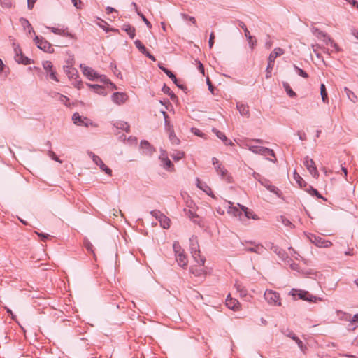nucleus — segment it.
I'll use <instances>...</instances> for the list:
<instances>
[{"label":"nucleus","instance_id":"f257e3e1","mask_svg":"<svg viewBox=\"0 0 358 358\" xmlns=\"http://www.w3.org/2000/svg\"><path fill=\"white\" fill-rule=\"evenodd\" d=\"M189 249L192 256L195 261L200 265H204L206 259L203 257H201L200 255L199 245L197 237L195 236H192L189 238Z\"/></svg>","mask_w":358,"mask_h":358},{"label":"nucleus","instance_id":"f03ea898","mask_svg":"<svg viewBox=\"0 0 358 358\" xmlns=\"http://www.w3.org/2000/svg\"><path fill=\"white\" fill-rule=\"evenodd\" d=\"M173 251L175 252L176 260L179 266L185 268L187 266V258L184 250L181 248L179 243L175 241L173 244Z\"/></svg>","mask_w":358,"mask_h":358},{"label":"nucleus","instance_id":"7ed1b4c3","mask_svg":"<svg viewBox=\"0 0 358 358\" xmlns=\"http://www.w3.org/2000/svg\"><path fill=\"white\" fill-rule=\"evenodd\" d=\"M284 54L283 49L280 48H275L269 55L268 59V65L266 69V78H269L271 77V71L273 67V64H275V59L278 57Z\"/></svg>","mask_w":358,"mask_h":358},{"label":"nucleus","instance_id":"20e7f679","mask_svg":"<svg viewBox=\"0 0 358 358\" xmlns=\"http://www.w3.org/2000/svg\"><path fill=\"white\" fill-rule=\"evenodd\" d=\"M64 70L66 75L68 76L70 80H73L72 84L73 86L78 90L82 87L83 83L80 80H79V76L78 73V71L76 68L72 67L71 66H64Z\"/></svg>","mask_w":358,"mask_h":358},{"label":"nucleus","instance_id":"39448f33","mask_svg":"<svg viewBox=\"0 0 358 358\" xmlns=\"http://www.w3.org/2000/svg\"><path fill=\"white\" fill-rule=\"evenodd\" d=\"M253 178L257 180L262 185L265 187L269 192L274 193L278 196H280V191L274 185L271 184L270 180L262 176L259 173L254 172L252 174Z\"/></svg>","mask_w":358,"mask_h":358},{"label":"nucleus","instance_id":"423d86ee","mask_svg":"<svg viewBox=\"0 0 358 358\" xmlns=\"http://www.w3.org/2000/svg\"><path fill=\"white\" fill-rule=\"evenodd\" d=\"M289 294L292 295L294 299H296V296H298L299 299H302L304 301H307L309 302H316L317 300H322L321 298H318L315 296L312 295L308 291L300 290L296 289H292Z\"/></svg>","mask_w":358,"mask_h":358},{"label":"nucleus","instance_id":"0eeeda50","mask_svg":"<svg viewBox=\"0 0 358 358\" xmlns=\"http://www.w3.org/2000/svg\"><path fill=\"white\" fill-rule=\"evenodd\" d=\"M34 41L40 50L48 53L53 52L54 49L52 48L50 43L42 36H35Z\"/></svg>","mask_w":358,"mask_h":358},{"label":"nucleus","instance_id":"6e6552de","mask_svg":"<svg viewBox=\"0 0 358 358\" xmlns=\"http://www.w3.org/2000/svg\"><path fill=\"white\" fill-rule=\"evenodd\" d=\"M87 155L102 171H104L106 174L109 176H112V170L103 162L102 159L98 155H95L92 151H87Z\"/></svg>","mask_w":358,"mask_h":358},{"label":"nucleus","instance_id":"1a4fd4ad","mask_svg":"<svg viewBox=\"0 0 358 358\" xmlns=\"http://www.w3.org/2000/svg\"><path fill=\"white\" fill-rule=\"evenodd\" d=\"M306 236L309 241L317 247L328 248L332 245L331 241L325 240L315 234L309 233L306 234Z\"/></svg>","mask_w":358,"mask_h":358},{"label":"nucleus","instance_id":"9d476101","mask_svg":"<svg viewBox=\"0 0 358 358\" xmlns=\"http://www.w3.org/2000/svg\"><path fill=\"white\" fill-rule=\"evenodd\" d=\"M265 300L272 306H280V294L275 291L266 289L264 293Z\"/></svg>","mask_w":358,"mask_h":358},{"label":"nucleus","instance_id":"9b49d317","mask_svg":"<svg viewBox=\"0 0 358 358\" xmlns=\"http://www.w3.org/2000/svg\"><path fill=\"white\" fill-rule=\"evenodd\" d=\"M152 216L155 217L159 222L160 225L164 229H169L170 227V220L164 214L159 210L150 211Z\"/></svg>","mask_w":358,"mask_h":358},{"label":"nucleus","instance_id":"f8f14e48","mask_svg":"<svg viewBox=\"0 0 358 358\" xmlns=\"http://www.w3.org/2000/svg\"><path fill=\"white\" fill-rule=\"evenodd\" d=\"M249 150L255 154H259L263 156H271L275 157L274 151L272 149L257 146V145H250L248 148Z\"/></svg>","mask_w":358,"mask_h":358},{"label":"nucleus","instance_id":"ddd939ff","mask_svg":"<svg viewBox=\"0 0 358 358\" xmlns=\"http://www.w3.org/2000/svg\"><path fill=\"white\" fill-rule=\"evenodd\" d=\"M73 122L78 126H85L88 127L93 125V122L87 117H82L78 113H75L72 115Z\"/></svg>","mask_w":358,"mask_h":358},{"label":"nucleus","instance_id":"4468645a","mask_svg":"<svg viewBox=\"0 0 358 358\" xmlns=\"http://www.w3.org/2000/svg\"><path fill=\"white\" fill-rule=\"evenodd\" d=\"M303 165L306 167L307 170L313 178H317L319 176V173L317 171L315 164L312 159L309 158V157L306 156L304 158Z\"/></svg>","mask_w":358,"mask_h":358},{"label":"nucleus","instance_id":"2eb2a0df","mask_svg":"<svg viewBox=\"0 0 358 358\" xmlns=\"http://www.w3.org/2000/svg\"><path fill=\"white\" fill-rule=\"evenodd\" d=\"M80 69H82L83 73L87 76V78L90 80H95L98 79L99 76V73H98L93 69L86 66L84 64H81L80 65Z\"/></svg>","mask_w":358,"mask_h":358},{"label":"nucleus","instance_id":"dca6fc26","mask_svg":"<svg viewBox=\"0 0 358 358\" xmlns=\"http://www.w3.org/2000/svg\"><path fill=\"white\" fill-rule=\"evenodd\" d=\"M238 25L241 28H242L244 31V34L245 37L247 38L248 44L250 47V48L252 50L254 48V46L255 43H257V40L255 38V37L252 36L250 34V31H248V28L246 27L245 24L243 22L238 20Z\"/></svg>","mask_w":358,"mask_h":358},{"label":"nucleus","instance_id":"f3484780","mask_svg":"<svg viewBox=\"0 0 358 358\" xmlns=\"http://www.w3.org/2000/svg\"><path fill=\"white\" fill-rule=\"evenodd\" d=\"M43 67L48 73L50 78L55 81L58 82L59 80L56 75V71L53 68V65L50 61H45L43 62Z\"/></svg>","mask_w":358,"mask_h":358},{"label":"nucleus","instance_id":"a211bd4d","mask_svg":"<svg viewBox=\"0 0 358 358\" xmlns=\"http://www.w3.org/2000/svg\"><path fill=\"white\" fill-rule=\"evenodd\" d=\"M159 69L166 73V75L172 80L173 83L176 85L177 87H178L180 89H184L185 87L182 84L178 83V80L177 79L175 74L169 69L163 66L162 65L159 64Z\"/></svg>","mask_w":358,"mask_h":358},{"label":"nucleus","instance_id":"6ab92c4d","mask_svg":"<svg viewBox=\"0 0 358 358\" xmlns=\"http://www.w3.org/2000/svg\"><path fill=\"white\" fill-rule=\"evenodd\" d=\"M142 153L146 155H152L155 151V148L146 140H142L140 143Z\"/></svg>","mask_w":358,"mask_h":358},{"label":"nucleus","instance_id":"aec40b11","mask_svg":"<svg viewBox=\"0 0 358 358\" xmlns=\"http://www.w3.org/2000/svg\"><path fill=\"white\" fill-rule=\"evenodd\" d=\"M127 98L128 96L124 92H114L111 96L112 101L117 105L124 103L127 101Z\"/></svg>","mask_w":358,"mask_h":358},{"label":"nucleus","instance_id":"412c9836","mask_svg":"<svg viewBox=\"0 0 358 358\" xmlns=\"http://www.w3.org/2000/svg\"><path fill=\"white\" fill-rule=\"evenodd\" d=\"M215 169L222 179L225 180L227 182H231V177L228 174L227 170L221 164L215 166Z\"/></svg>","mask_w":358,"mask_h":358},{"label":"nucleus","instance_id":"4be33fe9","mask_svg":"<svg viewBox=\"0 0 358 358\" xmlns=\"http://www.w3.org/2000/svg\"><path fill=\"white\" fill-rule=\"evenodd\" d=\"M212 131L226 145H232L233 143L229 140L225 134L215 128H213Z\"/></svg>","mask_w":358,"mask_h":358},{"label":"nucleus","instance_id":"5701e85b","mask_svg":"<svg viewBox=\"0 0 358 358\" xmlns=\"http://www.w3.org/2000/svg\"><path fill=\"white\" fill-rule=\"evenodd\" d=\"M48 29H50L51 31L55 34L63 36H67V37H72V34L68 31L67 28H57V27H47Z\"/></svg>","mask_w":358,"mask_h":358},{"label":"nucleus","instance_id":"b1692460","mask_svg":"<svg viewBox=\"0 0 358 358\" xmlns=\"http://www.w3.org/2000/svg\"><path fill=\"white\" fill-rule=\"evenodd\" d=\"M196 182L198 188L203 190L205 193H206V194L214 197L212 190L209 186H208L205 182H201L199 178H196Z\"/></svg>","mask_w":358,"mask_h":358},{"label":"nucleus","instance_id":"393cba45","mask_svg":"<svg viewBox=\"0 0 358 358\" xmlns=\"http://www.w3.org/2000/svg\"><path fill=\"white\" fill-rule=\"evenodd\" d=\"M14 58L18 64H22L24 65L30 64L34 62L32 59L26 57L23 53L20 54V55H15Z\"/></svg>","mask_w":358,"mask_h":358},{"label":"nucleus","instance_id":"a878e982","mask_svg":"<svg viewBox=\"0 0 358 358\" xmlns=\"http://www.w3.org/2000/svg\"><path fill=\"white\" fill-rule=\"evenodd\" d=\"M226 305L229 308L236 310L238 308L239 302L236 299L231 298L230 294H229L226 299Z\"/></svg>","mask_w":358,"mask_h":358},{"label":"nucleus","instance_id":"bb28decb","mask_svg":"<svg viewBox=\"0 0 358 358\" xmlns=\"http://www.w3.org/2000/svg\"><path fill=\"white\" fill-rule=\"evenodd\" d=\"M86 85L90 88L92 89L95 93L100 94V95H103V96L107 95V92L105 91V90L102 85H97V84H90V83H87Z\"/></svg>","mask_w":358,"mask_h":358},{"label":"nucleus","instance_id":"cd10ccee","mask_svg":"<svg viewBox=\"0 0 358 358\" xmlns=\"http://www.w3.org/2000/svg\"><path fill=\"white\" fill-rule=\"evenodd\" d=\"M238 205L240 207V208L241 209V210L243 212H244V215L248 219H250V218L253 219V220L259 219L258 216L256 214H255L252 210H249L247 207H245L243 205H241L239 203Z\"/></svg>","mask_w":358,"mask_h":358},{"label":"nucleus","instance_id":"c85d7f7f","mask_svg":"<svg viewBox=\"0 0 358 358\" xmlns=\"http://www.w3.org/2000/svg\"><path fill=\"white\" fill-rule=\"evenodd\" d=\"M228 203V209L227 213L232 214L235 217L241 216L242 215V212L236 206H234L233 203L231 201H227Z\"/></svg>","mask_w":358,"mask_h":358},{"label":"nucleus","instance_id":"c756f323","mask_svg":"<svg viewBox=\"0 0 358 358\" xmlns=\"http://www.w3.org/2000/svg\"><path fill=\"white\" fill-rule=\"evenodd\" d=\"M250 243L251 244H254L255 246L254 247L247 248L245 250L248 252H255V253H257V254H259V255H261V254H262L264 252V248L262 245H260V244L255 245V243H253V242H250Z\"/></svg>","mask_w":358,"mask_h":358},{"label":"nucleus","instance_id":"7c9ffc66","mask_svg":"<svg viewBox=\"0 0 358 358\" xmlns=\"http://www.w3.org/2000/svg\"><path fill=\"white\" fill-rule=\"evenodd\" d=\"M168 132L169 134V138L173 145H178L180 143L179 138L176 136L173 127H169Z\"/></svg>","mask_w":358,"mask_h":358},{"label":"nucleus","instance_id":"2f4dec72","mask_svg":"<svg viewBox=\"0 0 358 358\" xmlns=\"http://www.w3.org/2000/svg\"><path fill=\"white\" fill-rule=\"evenodd\" d=\"M122 29L131 38H134L136 36L135 27H132L129 24H125L122 27Z\"/></svg>","mask_w":358,"mask_h":358},{"label":"nucleus","instance_id":"473e14b6","mask_svg":"<svg viewBox=\"0 0 358 358\" xmlns=\"http://www.w3.org/2000/svg\"><path fill=\"white\" fill-rule=\"evenodd\" d=\"M306 187V188L305 189V190L307 192H308L310 195L315 196H316L318 199H322L324 201H327V199L323 197L322 196V194L315 188H314L313 187H312L310 185H307V187Z\"/></svg>","mask_w":358,"mask_h":358},{"label":"nucleus","instance_id":"72a5a7b5","mask_svg":"<svg viewBox=\"0 0 358 358\" xmlns=\"http://www.w3.org/2000/svg\"><path fill=\"white\" fill-rule=\"evenodd\" d=\"M113 126L119 129L125 131L126 132H129L130 131V127L129 124L127 122L124 121H117L113 124Z\"/></svg>","mask_w":358,"mask_h":358},{"label":"nucleus","instance_id":"f704fd0d","mask_svg":"<svg viewBox=\"0 0 358 358\" xmlns=\"http://www.w3.org/2000/svg\"><path fill=\"white\" fill-rule=\"evenodd\" d=\"M236 108L240 114L243 116H249L248 106L243 103H237Z\"/></svg>","mask_w":358,"mask_h":358},{"label":"nucleus","instance_id":"c9c22d12","mask_svg":"<svg viewBox=\"0 0 358 358\" xmlns=\"http://www.w3.org/2000/svg\"><path fill=\"white\" fill-rule=\"evenodd\" d=\"M20 22H21V25L23 27V28L26 30L27 29L28 30V33L29 34H31V33H34L35 34V31L33 29V27H31V24L29 23V22L24 18V17H22L20 19Z\"/></svg>","mask_w":358,"mask_h":358},{"label":"nucleus","instance_id":"e433bc0d","mask_svg":"<svg viewBox=\"0 0 358 358\" xmlns=\"http://www.w3.org/2000/svg\"><path fill=\"white\" fill-rule=\"evenodd\" d=\"M320 94L322 97V100L324 103H329V98H328V94L327 91L325 87V85L322 83L320 85Z\"/></svg>","mask_w":358,"mask_h":358},{"label":"nucleus","instance_id":"4c0bfd02","mask_svg":"<svg viewBox=\"0 0 358 358\" xmlns=\"http://www.w3.org/2000/svg\"><path fill=\"white\" fill-rule=\"evenodd\" d=\"M271 250H273V252L276 253L278 256L282 259H284L285 257H287V255L285 252V251H284L282 249L278 246L273 245Z\"/></svg>","mask_w":358,"mask_h":358},{"label":"nucleus","instance_id":"58836bf2","mask_svg":"<svg viewBox=\"0 0 358 358\" xmlns=\"http://www.w3.org/2000/svg\"><path fill=\"white\" fill-rule=\"evenodd\" d=\"M294 178L300 187H307L306 182L302 178V177L296 172V170L294 171Z\"/></svg>","mask_w":358,"mask_h":358},{"label":"nucleus","instance_id":"ea45409f","mask_svg":"<svg viewBox=\"0 0 358 358\" xmlns=\"http://www.w3.org/2000/svg\"><path fill=\"white\" fill-rule=\"evenodd\" d=\"M282 86L287 93V94L291 97L294 98L296 96V94L292 90L289 83L287 82H282Z\"/></svg>","mask_w":358,"mask_h":358},{"label":"nucleus","instance_id":"a19ab883","mask_svg":"<svg viewBox=\"0 0 358 358\" xmlns=\"http://www.w3.org/2000/svg\"><path fill=\"white\" fill-rule=\"evenodd\" d=\"M162 163V166L164 169L168 170V171H172L173 169V164L172 162L167 157H165V159L162 161H161Z\"/></svg>","mask_w":358,"mask_h":358},{"label":"nucleus","instance_id":"79ce46f5","mask_svg":"<svg viewBox=\"0 0 358 358\" xmlns=\"http://www.w3.org/2000/svg\"><path fill=\"white\" fill-rule=\"evenodd\" d=\"M162 91L169 95L171 100L174 101L177 99L176 95L171 90L170 87H168L166 85H164V86L162 88Z\"/></svg>","mask_w":358,"mask_h":358},{"label":"nucleus","instance_id":"37998d69","mask_svg":"<svg viewBox=\"0 0 358 358\" xmlns=\"http://www.w3.org/2000/svg\"><path fill=\"white\" fill-rule=\"evenodd\" d=\"M234 287L236 291L239 293L241 297H245L247 296V290L239 283L236 282Z\"/></svg>","mask_w":358,"mask_h":358},{"label":"nucleus","instance_id":"c03bdc74","mask_svg":"<svg viewBox=\"0 0 358 358\" xmlns=\"http://www.w3.org/2000/svg\"><path fill=\"white\" fill-rule=\"evenodd\" d=\"M184 212L185 213V215L187 216H188V217L192 220L194 222H196V221L194 220V218H196L198 217V215L197 214L194 212V210H192V209H186L185 208L184 209Z\"/></svg>","mask_w":358,"mask_h":358},{"label":"nucleus","instance_id":"a18cd8bd","mask_svg":"<svg viewBox=\"0 0 358 358\" xmlns=\"http://www.w3.org/2000/svg\"><path fill=\"white\" fill-rule=\"evenodd\" d=\"M134 45H136V47L138 48V50L142 53V54H145L147 51V49L145 47V45L141 42L140 40L138 39H136L134 41Z\"/></svg>","mask_w":358,"mask_h":358},{"label":"nucleus","instance_id":"49530a36","mask_svg":"<svg viewBox=\"0 0 358 358\" xmlns=\"http://www.w3.org/2000/svg\"><path fill=\"white\" fill-rule=\"evenodd\" d=\"M344 91L346 92V94L348 97V99L352 101V102H356L357 99V96L355 94V93L353 92H352L351 90H350L348 87H344Z\"/></svg>","mask_w":358,"mask_h":358},{"label":"nucleus","instance_id":"de8ad7c7","mask_svg":"<svg viewBox=\"0 0 358 358\" xmlns=\"http://www.w3.org/2000/svg\"><path fill=\"white\" fill-rule=\"evenodd\" d=\"M294 69L299 76H300L304 78H308V74L305 71H303L302 69L297 66L296 64H294Z\"/></svg>","mask_w":358,"mask_h":358},{"label":"nucleus","instance_id":"09e8293b","mask_svg":"<svg viewBox=\"0 0 358 358\" xmlns=\"http://www.w3.org/2000/svg\"><path fill=\"white\" fill-rule=\"evenodd\" d=\"M137 15L142 19V20L144 22V23L149 29L152 27L151 23L148 20V19L141 11H137Z\"/></svg>","mask_w":358,"mask_h":358},{"label":"nucleus","instance_id":"8fccbe9b","mask_svg":"<svg viewBox=\"0 0 358 358\" xmlns=\"http://www.w3.org/2000/svg\"><path fill=\"white\" fill-rule=\"evenodd\" d=\"M171 157L175 161H178L184 157V152L177 151L176 153L172 154Z\"/></svg>","mask_w":358,"mask_h":358},{"label":"nucleus","instance_id":"3c124183","mask_svg":"<svg viewBox=\"0 0 358 358\" xmlns=\"http://www.w3.org/2000/svg\"><path fill=\"white\" fill-rule=\"evenodd\" d=\"M311 31L314 35H315L317 37L322 36V35H324V33L323 31H322L320 29L315 27H313L311 28Z\"/></svg>","mask_w":358,"mask_h":358},{"label":"nucleus","instance_id":"603ef678","mask_svg":"<svg viewBox=\"0 0 358 358\" xmlns=\"http://www.w3.org/2000/svg\"><path fill=\"white\" fill-rule=\"evenodd\" d=\"M84 245L88 252L94 253L93 245L88 240H85Z\"/></svg>","mask_w":358,"mask_h":358},{"label":"nucleus","instance_id":"864d4df0","mask_svg":"<svg viewBox=\"0 0 358 358\" xmlns=\"http://www.w3.org/2000/svg\"><path fill=\"white\" fill-rule=\"evenodd\" d=\"M282 332L287 337L291 338L292 340H294L296 338V336L294 334V333L289 329H286L285 331H282Z\"/></svg>","mask_w":358,"mask_h":358},{"label":"nucleus","instance_id":"5fc2aeb1","mask_svg":"<svg viewBox=\"0 0 358 358\" xmlns=\"http://www.w3.org/2000/svg\"><path fill=\"white\" fill-rule=\"evenodd\" d=\"M278 220L282 222L285 226H287V227L292 226V222L287 218H286L285 217H284L282 215H281L280 217V219Z\"/></svg>","mask_w":358,"mask_h":358},{"label":"nucleus","instance_id":"6e6d98bb","mask_svg":"<svg viewBox=\"0 0 358 358\" xmlns=\"http://www.w3.org/2000/svg\"><path fill=\"white\" fill-rule=\"evenodd\" d=\"M181 16H182V19L188 20L191 21L194 24H195V25L196 24V20L194 17L189 16L188 15H187L185 13H182Z\"/></svg>","mask_w":358,"mask_h":358},{"label":"nucleus","instance_id":"4d7b16f0","mask_svg":"<svg viewBox=\"0 0 358 358\" xmlns=\"http://www.w3.org/2000/svg\"><path fill=\"white\" fill-rule=\"evenodd\" d=\"M48 156L54 161L58 162L59 163L62 162L58 158V157L56 155V154L52 150L48 151Z\"/></svg>","mask_w":358,"mask_h":358},{"label":"nucleus","instance_id":"13d9d810","mask_svg":"<svg viewBox=\"0 0 358 358\" xmlns=\"http://www.w3.org/2000/svg\"><path fill=\"white\" fill-rule=\"evenodd\" d=\"M98 78L99 79V80L101 83H103V84H106L107 85H108L109 82L110 81V80L109 78H108L105 75L99 74V76Z\"/></svg>","mask_w":358,"mask_h":358},{"label":"nucleus","instance_id":"bf43d9fd","mask_svg":"<svg viewBox=\"0 0 358 358\" xmlns=\"http://www.w3.org/2000/svg\"><path fill=\"white\" fill-rule=\"evenodd\" d=\"M15 55H20L22 53V51L19 45H16L15 43H13Z\"/></svg>","mask_w":358,"mask_h":358},{"label":"nucleus","instance_id":"052dcab7","mask_svg":"<svg viewBox=\"0 0 358 358\" xmlns=\"http://www.w3.org/2000/svg\"><path fill=\"white\" fill-rule=\"evenodd\" d=\"M98 25L103 30L105 31L106 33L109 32V31H115V32H119L118 29H115V28H111V29H108L107 28L105 25H102L101 24H98Z\"/></svg>","mask_w":358,"mask_h":358},{"label":"nucleus","instance_id":"680f3d73","mask_svg":"<svg viewBox=\"0 0 358 358\" xmlns=\"http://www.w3.org/2000/svg\"><path fill=\"white\" fill-rule=\"evenodd\" d=\"M0 3L6 8H10L12 6L11 0H0Z\"/></svg>","mask_w":358,"mask_h":358},{"label":"nucleus","instance_id":"e2e57ef3","mask_svg":"<svg viewBox=\"0 0 358 358\" xmlns=\"http://www.w3.org/2000/svg\"><path fill=\"white\" fill-rule=\"evenodd\" d=\"M322 37L324 38V42H325L327 45L331 44V42L334 41V40L325 33L324 35H322Z\"/></svg>","mask_w":358,"mask_h":358},{"label":"nucleus","instance_id":"0e129e2a","mask_svg":"<svg viewBox=\"0 0 358 358\" xmlns=\"http://www.w3.org/2000/svg\"><path fill=\"white\" fill-rule=\"evenodd\" d=\"M214 39H215V36H214V34L212 32L210 35V38H209V41H208V45H209L210 48H212L214 45Z\"/></svg>","mask_w":358,"mask_h":358},{"label":"nucleus","instance_id":"69168bd1","mask_svg":"<svg viewBox=\"0 0 358 358\" xmlns=\"http://www.w3.org/2000/svg\"><path fill=\"white\" fill-rule=\"evenodd\" d=\"M192 131L197 136L203 137L204 136V134L202 133L199 129L192 128Z\"/></svg>","mask_w":358,"mask_h":358},{"label":"nucleus","instance_id":"338daca9","mask_svg":"<svg viewBox=\"0 0 358 358\" xmlns=\"http://www.w3.org/2000/svg\"><path fill=\"white\" fill-rule=\"evenodd\" d=\"M332 48H334L335 51L338 52L341 51V48L334 41L333 42H331V44H329Z\"/></svg>","mask_w":358,"mask_h":358},{"label":"nucleus","instance_id":"774afa93","mask_svg":"<svg viewBox=\"0 0 358 358\" xmlns=\"http://www.w3.org/2000/svg\"><path fill=\"white\" fill-rule=\"evenodd\" d=\"M294 341H295V342L297 343L299 348L302 350L303 351V348H305L304 345H303V342L298 338L296 337V339H294Z\"/></svg>","mask_w":358,"mask_h":358}]
</instances>
